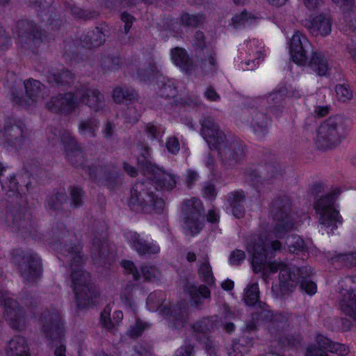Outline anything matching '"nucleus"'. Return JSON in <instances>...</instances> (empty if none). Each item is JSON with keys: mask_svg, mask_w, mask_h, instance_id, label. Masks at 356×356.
Wrapping results in <instances>:
<instances>
[{"mask_svg": "<svg viewBox=\"0 0 356 356\" xmlns=\"http://www.w3.org/2000/svg\"><path fill=\"white\" fill-rule=\"evenodd\" d=\"M120 65L118 56H107L102 58L101 67L105 72L117 70Z\"/></svg>", "mask_w": 356, "mask_h": 356, "instance_id": "47", "label": "nucleus"}, {"mask_svg": "<svg viewBox=\"0 0 356 356\" xmlns=\"http://www.w3.org/2000/svg\"><path fill=\"white\" fill-rule=\"evenodd\" d=\"M316 342L318 345H312L307 349L306 356H328L327 352L344 355L347 350L344 345L334 343L327 337L318 334L316 337Z\"/></svg>", "mask_w": 356, "mask_h": 356, "instance_id": "17", "label": "nucleus"}, {"mask_svg": "<svg viewBox=\"0 0 356 356\" xmlns=\"http://www.w3.org/2000/svg\"><path fill=\"white\" fill-rule=\"evenodd\" d=\"M121 266L127 273L132 275L134 280H138L140 278L139 272L132 261L124 260L121 262Z\"/></svg>", "mask_w": 356, "mask_h": 356, "instance_id": "60", "label": "nucleus"}, {"mask_svg": "<svg viewBox=\"0 0 356 356\" xmlns=\"http://www.w3.org/2000/svg\"><path fill=\"white\" fill-rule=\"evenodd\" d=\"M245 257V254L243 250H235L230 254L229 261L232 265H239Z\"/></svg>", "mask_w": 356, "mask_h": 356, "instance_id": "62", "label": "nucleus"}, {"mask_svg": "<svg viewBox=\"0 0 356 356\" xmlns=\"http://www.w3.org/2000/svg\"><path fill=\"white\" fill-rule=\"evenodd\" d=\"M99 129V121L95 118L82 119L78 124V131L86 138H94Z\"/></svg>", "mask_w": 356, "mask_h": 356, "instance_id": "33", "label": "nucleus"}, {"mask_svg": "<svg viewBox=\"0 0 356 356\" xmlns=\"http://www.w3.org/2000/svg\"><path fill=\"white\" fill-rule=\"evenodd\" d=\"M300 289L307 294L312 296L316 293L317 286L314 282L303 280L300 283Z\"/></svg>", "mask_w": 356, "mask_h": 356, "instance_id": "64", "label": "nucleus"}, {"mask_svg": "<svg viewBox=\"0 0 356 356\" xmlns=\"http://www.w3.org/2000/svg\"><path fill=\"white\" fill-rule=\"evenodd\" d=\"M244 200L245 195L241 191H233L228 195L227 203L232 209L233 216L236 218H241L244 216Z\"/></svg>", "mask_w": 356, "mask_h": 356, "instance_id": "30", "label": "nucleus"}, {"mask_svg": "<svg viewBox=\"0 0 356 356\" xmlns=\"http://www.w3.org/2000/svg\"><path fill=\"white\" fill-rule=\"evenodd\" d=\"M6 356H30L26 339L21 336H15L8 343Z\"/></svg>", "mask_w": 356, "mask_h": 356, "instance_id": "29", "label": "nucleus"}, {"mask_svg": "<svg viewBox=\"0 0 356 356\" xmlns=\"http://www.w3.org/2000/svg\"><path fill=\"white\" fill-rule=\"evenodd\" d=\"M339 305L341 310L356 321V280L346 277L339 282Z\"/></svg>", "mask_w": 356, "mask_h": 356, "instance_id": "11", "label": "nucleus"}, {"mask_svg": "<svg viewBox=\"0 0 356 356\" xmlns=\"http://www.w3.org/2000/svg\"><path fill=\"white\" fill-rule=\"evenodd\" d=\"M253 344V340L248 336L240 338L238 342H234L228 349L229 356H243Z\"/></svg>", "mask_w": 356, "mask_h": 356, "instance_id": "36", "label": "nucleus"}, {"mask_svg": "<svg viewBox=\"0 0 356 356\" xmlns=\"http://www.w3.org/2000/svg\"><path fill=\"white\" fill-rule=\"evenodd\" d=\"M19 268L26 281L34 282L41 274V259L37 254L29 253L23 257Z\"/></svg>", "mask_w": 356, "mask_h": 356, "instance_id": "21", "label": "nucleus"}, {"mask_svg": "<svg viewBox=\"0 0 356 356\" xmlns=\"http://www.w3.org/2000/svg\"><path fill=\"white\" fill-rule=\"evenodd\" d=\"M111 307L106 305L101 313L100 322L104 327L111 330L114 327V323L111 319Z\"/></svg>", "mask_w": 356, "mask_h": 356, "instance_id": "52", "label": "nucleus"}, {"mask_svg": "<svg viewBox=\"0 0 356 356\" xmlns=\"http://www.w3.org/2000/svg\"><path fill=\"white\" fill-rule=\"evenodd\" d=\"M269 119L264 113L254 111L250 124L254 131L259 136H264L266 134Z\"/></svg>", "mask_w": 356, "mask_h": 356, "instance_id": "37", "label": "nucleus"}, {"mask_svg": "<svg viewBox=\"0 0 356 356\" xmlns=\"http://www.w3.org/2000/svg\"><path fill=\"white\" fill-rule=\"evenodd\" d=\"M188 290L191 297V302L195 305L201 304L202 299L210 297V291L204 285H200L198 287L192 285Z\"/></svg>", "mask_w": 356, "mask_h": 356, "instance_id": "40", "label": "nucleus"}, {"mask_svg": "<svg viewBox=\"0 0 356 356\" xmlns=\"http://www.w3.org/2000/svg\"><path fill=\"white\" fill-rule=\"evenodd\" d=\"M83 191L78 187H72L70 188L71 201L70 204L72 207H79L83 202Z\"/></svg>", "mask_w": 356, "mask_h": 356, "instance_id": "54", "label": "nucleus"}, {"mask_svg": "<svg viewBox=\"0 0 356 356\" xmlns=\"http://www.w3.org/2000/svg\"><path fill=\"white\" fill-rule=\"evenodd\" d=\"M331 261L333 264L352 266L356 265V253L339 254L332 257Z\"/></svg>", "mask_w": 356, "mask_h": 356, "instance_id": "46", "label": "nucleus"}, {"mask_svg": "<svg viewBox=\"0 0 356 356\" xmlns=\"http://www.w3.org/2000/svg\"><path fill=\"white\" fill-rule=\"evenodd\" d=\"M332 25L330 16L327 14L321 13L312 17L307 22L305 26L312 35L325 37L331 33Z\"/></svg>", "mask_w": 356, "mask_h": 356, "instance_id": "25", "label": "nucleus"}, {"mask_svg": "<svg viewBox=\"0 0 356 356\" xmlns=\"http://www.w3.org/2000/svg\"><path fill=\"white\" fill-rule=\"evenodd\" d=\"M0 305H3V316L9 325L22 330L26 324V312L19 303L8 296L7 291H0Z\"/></svg>", "mask_w": 356, "mask_h": 356, "instance_id": "10", "label": "nucleus"}, {"mask_svg": "<svg viewBox=\"0 0 356 356\" xmlns=\"http://www.w3.org/2000/svg\"><path fill=\"white\" fill-rule=\"evenodd\" d=\"M348 130L347 122L342 116L330 117L323 121L317 128L315 143L318 148H332L341 142Z\"/></svg>", "mask_w": 356, "mask_h": 356, "instance_id": "5", "label": "nucleus"}, {"mask_svg": "<svg viewBox=\"0 0 356 356\" xmlns=\"http://www.w3.org/2000/svg\"><path fill=\"white\" fill-rule=\"evenodd\" d=\"M257 19L258 16L256 13L243 10L232 17V23L235 28H241L253 24Z\"/></svg>", "mask_w": 356, "mask_h": 356, "instance_id": "35", "label": "nucleus"}, {"mask_svg": "<svg viewBox=\"0 0 356 356\" xmlns=\"http://www.w3.org/2000/svg\"><path fill=\"white\" fill-rule=\"evenodd\" d=\"M135 289V285L129 284L126 285L120 293V300L122 303L131 309H134V302L133 301V292Z\"/></svg>", "mask_w": 356, "mask_h": 356, "instance_id": "45", "label": "nucleus"}, {"mask_svg": "<svg viewBox=\"0 0 356 356\" xmlns=\"http://www.w3.org/2000/svg\"><path fill=\"white\" fill-rule=\"evenodd\" d=\"M136 95L134 90L127 88L116 87L113 91V99L116 103L131 101L135 99Z\"/></svg>", "mask_w": 356, "mask_h": 356, "instance_id": "42", "label": "nucleus"}, {"mask_svg": "<svg viewBox=\"0 0 356 356\" xmlns=\"http://www.w3.org/2000/svg\"><path fill=\"white\" fill-rule=\"evenodd\" d=\"M79 243L66 245L60 250L58 257L63 262H69L71 268L72 288L77 307L83 309L94 304L93 299L99 293L91 282L90 274L83 270L84 255Z\"/></svg>", "mask_w": 356, "mask_h": 356, "instance_id": "2", "label": "nucleus"}, {"mask_svg": "<svg viewBox=\"0 0 356 356\" xmlns=\"http://www.w3.org/2000/svg\"><path fill=\"white\" fill-rule=\"evenodd\" d=\"M179 21L182 25L186 26H197L202 21L199 15H193L188 13L181 15Z\"/></svg>", "mask_w": 356, "mask_h": 356, "instance_id": "53", "label": "nucleus"}, {"mask_svg": "<svg viewBox=\"0 0 356 356\" xmlns=\"http://www.w3.org/2000/svg\"><path fill=\"white\" fill-rule=\"evenodd\" d=\"M259 298V290L257 283H252L247 286L244 291L243 300L248 305H254Z\"/></svg>", "mask_w": 356, "mask_h": 356, "instance_id": "43", "label": "nucleus"}, {"mask_svg": "<svg viewBox=\"0 0 356 356\" xmlns=\"http://www.w3.org/2000/svg\"><path fill=\"white\" fill-rule=\"evenodd\" d=\"M204 39V35L202 31H197L195 33L193 40V46L197 56H200L202 53L204 54V51L208 50Z\"/></svg>", "mask_w": 356, "mask_h": 356, "instance_id": "48", "label": "nucleus"}, {"mask_svg": "<svg viewBox=\"0 0 356 356\" xmlns=\"http://www.w3.org/2000/svg\"><path fill=\"white\" fill-rule=\"evenodd\" d=\"M124 237L131 247L139 254H154L160 252V248L156 243H149L140 237L138 233L129 231L124 233Z\"/></svg>", "mask_w": 356, "mask_h": 356, "instance_id": "23", "label": "nucleus"}, {"mask_svg": "<svg viewBox=\"0 0 356 356\" xmlns=\"http://www.w3.org/2000/svg\"><path fill=\"white\" fill-rule=\"evenodd\" d=\"M51 232L55 239L58 241L63 240L65 242L66 241L65 238L72 234V233L66 229L65 225L62 223L58 224L56 226L54 227Z\"/></svg>", "mask_w": 356, "mask_h": 356, "instance_id": "56", "label": "nucleus"}, {"mask_svg": "<svg viewBox=\"0 0 356 356\" xmlns=\"http://www.w3.org/2000/svg\"><path fill=\"white\" fill-rule=\"evenodd\" d=\"M291 202L285 197L275 200L270 205V213L275 221L274 229L268 237L264 234H254L247 239L246 250L252 258V266L256 273H262L267 277L271 273L280 272V287L282 292L291 290L296 285L289 264L282 261L267 262L273 251L281 249L282 243L273 238H282L296 228L299 224L289 214Z\"/></svg>", "mask_w": 356, "mask_h": 356, "instance_id": "1", "label": "nucleus"}, {"mask_svg": "<svg viewBox=\"0 0 356 356\" xmlns=\"http://www.w3.org/2000/svg\"><path fill=\"white\" fill-rule=\"evenodd\" d=\"M284 99V93L283 91H277L272 92L267 97V102L270 104L271 111L276 113L277 108L274 107H278L282 104Z\"/></svg>", "mask_w": 356, "mask_h": 356, "instance_id": "49", "label": "nucleus"}, {"mask_svg": "<svg viewBox=\"0 0 356 356\" xmlns=\"http://www.w3.org/2000/svg\"><path fill=\"white\" fill-rule=\"evenodd\" d=\"M279 165L275 163H268L262 167L260 171V177L262 182L271 184L275 179L280 177Z\"/></svg>", "mask_w": 356, "mask_h": 356, "instance_id": "39", "label": "nucleus"}, {"mask_svg": "<svg viewBox=\"0 0 356 356\" xmlns=\"http://www.w3.org/2000/svg\"><path fill=\"white\" fill-rule=\"evenodd\" d=\"M202 210L201 201L197 198H191L184 203L182 227L186 235L195 236L202 229L204 222Z\"/></svg>", "mask_w": 356, "mask_h": 356, "instance_id": "9", "label": "nucleus"}, {"mask_svg": "<svg viewBox=\"0 0 356 356\" xmlns=\"http://www.w3.org/2000/svg\"><path fill=\"white\" fill-rule=\"evenodd\" d=\"M75 95L79 104L83 103L94 112L103 111L106 108L104 95L95 86H84L75 92Z\"/></svg>", "mask_w": 356, "mask_h": 356, "instance_id": "14", "label": "nucleus"}, {"mask_svg": "<svg viewBox=\"0 0 356 356\" xmlns=\"http://www.w3.org/2000/svg\"><path fill=\"white\" fill-rule=\"evenodd\" d=\"M90 179L99 185L106 186L112 188L120 179V174L115 165L112 163L97 164L89 166L86 170Z\"/></svg>", "mask_w": 356, "mask_h": 356, "instance_id": "12", "label": "nucleus"}, {"mask_svg": "<svg viewBox=\"0 0 356 356\" xmlns=\"http://www.w3.org/2000/svg\"><path fill=\"white\" fill-rule=\"evenodd\" d=\"M247 59L243 63L245 69L252 70L264 58V47L257 39H252L246 42Z\"/></svg>", "mask_w": 356, "mask_h": 356, "instance_id": "24", "label": "nucleus"}, {"mask_svg": "<svg viewBox=\"0 0 356 356\" xmlns=\"http://www.w3.org/2000/svg\"><path fill=\"white\" fill-rule=\"evenodd\" d=\"M14 31L19 38H24L25 43L32 49L40 47L42 43L41 33L38 28L29 20L19 21Z\"/></svg>", "mask_w": 356, "mask_h": 356, "instance_id": "18", "label": "nucleus"}, {"mask_svg": "<svg viewBox=\"0 0 356 356\" xmlns=\"http://www.w3.org/2000/svg\"><path fill=\"white\" fill-rule=\"evenodd\" d=\"M165 146L169 152L177 154L179 151V142L176 137H169L165 143Z\"/></svg>", "mask_w": 356, "mask_h": 356, "instance_id": "63", "label": "nucleus"}, {"mask_svg": "<svg viewBox=\"0 0 356 356\" xmlns=\"http://www.w3.org/2000/svg\"><path fill=\"white\" fill-rule=\"evenodd\" d=\"M142 111V106L140 104H136L134 106H131L128 108L127 112V118L129 122H135L138 120Z\"/></svg>", "mask_w": 356, "mask_h": 356, "instance_id": "58", "label": "nucleus"}, {"mask_svg": "<svg viewBox=\"0 0 356 356\" xmlns=\"http://www.w3.org/2000/svg\"><path fill=\"white\" fill-rule=\"evenodd\" d=\"M47 139L53 146L60 142L65 148L67 159L76 167H82L84 156L81 149L78 146L75 138L67 130L63 131L56 129H49Z\"/></svg>", "mask_w": 356, "mask_h": 356, "instance_id": "8", "label": "nucleus"}, {"mask_svg": "<svg viewBox=\"0 0 356 356\" xmlns=\"http://www.w3.org/2000/svg\"><path fill=\"white\" fill-rule=\"evenodd\" d=\"M201 134L211 147L217 149L225 166H233L244 157L241 142L232 137L227 138L211 117L205 118L202 122Z\"/></svg>", "mask_w": 356, "mask_h": 356, "instance_id": "3", "label": "nucleus"}, {"mask_svg": "<svg viewBox=\"0 0 356 356\" xmlns=\"http://www.w3.org/2000/svg\"><path fill=\"white\" fill-rule=\"evenodd\" d=\"M206 57L202 59L200 64L201 73L203 75L213 74L218 69L216 54L213 50H207Z\"/></svg>", "mask_w": 356, "mask_h": 356, "instance_id": "34", "label": "nucleus"}, {"mask_svg": "<svg viewBox=\"0 0 356 356\" xmlns=\"http://www.w3.org/2000/svg\"><path fill=\"white\" fill-rule=\"evenodd\" d=\"M6 222L11 227L13 232H30L32 228L31 213L24 209L10 211L6 213Z\"/></svg>", "mask_w": 356, "mask_h": 356, "instance_id": "22", "label": "nucleus"}, {"mask_svg": "<svg viewBox=\"0 0 356 356\" xmlns=\"http://www.w3.org/2000/svg\"><path fill=\"white\" fill-rule=\"evenodd\" d=\"M87 37L90 40V44H86L88 48L100 46L105 41L104 35L98 29L88 33Z\"/></svg>", "mask_w": 356, "mask_h": 356, "instance_id": "50", "label": "nucleus"}, {"mask_svg": "<svg viewBox=\"0 0 356 356\" xmlns=\"http://www.w3.org/2000/svg\"><path fill=\"white\" fill-rule=\"evenodd\" d=\"M92 256L94 259L101 258L108 252V244L106 241V233H102L100 238L95 236L92 243Z\"/></svg>", "mask_w": 356, "mask_h": 356, "instance_id": "38", "label": "nucleus"}, {"mask_svg": "<svg viewBox=\"0 0 356 356\" xmlns=\"http://www.w3.org/2000/svg\"><path fill=\"white\" fill-rule=\"evenodd\" d=\"M0 182L2 188L6 191L15 192L18 190V184L14 175H11L6 180H2L1 178H0Z\"/></svg>", "mask_w": 356, "mask_h": 356, "instance_id": "59", "label": "nucleus"}, {"mask_svg": "<svg viewBox=\"0 0 356 356\" xmlns=\"http://www.w3.org/2000/svg\"><path fill=\"white\" fill-rule=\"evenodd\" d=\"M290 54L294 63L300 65L307 63V57L313 51L307 37L300 31H296L290 41Z\"/></svg>", "mask_w": 356, "mask_h": 356, "instance_id": "15", "label": "nucleus"}, {"mask_svg": "<svg viewBox=\"0 0 356 356\" xmlns=\"http://www.w3.org/2000/svg\"><path fill=\"white\" fill-rule=\"evenodd\" d=\"M171 60L175 65L187 74L192 73L195 70L193 60L189 58L186 50L183 48L175 47L172 49Z\"/></svg>", "mask_w": 356, "mask_h": 356, "instance_id": "27", "label": "nucleus"}, {"mask_svg": "<svg viewBox=\"0 0 356 356\" xmlns=\"http://www.w3.org/2000/svg\"><path fill=\"white\" fill-rule=\"evenodd\" d=\"M286 245L288 247V250L291 253H298L300 251H302L305 248V243L303 239L297 235H291L287 237L286 241Z\"/></svg>", "mask_w": 356, "mask_h": 356, "instance_id": "44", "label": "nucleus"}, {"mask_svg": "<svg viewBox=\"0 0 356 356\" xmlns=\"http://www.w3.org/2000/svg\"><path fill=\"white\" fill-rule=\"evenodd\" d=\"M149 327V325L139 319H137L136 323L131 327L129 332L131 337H138L145 330Z\"/></svg>", "mask_w": 356, "mask_h": 356, "instance_id": "57", "label": "nucleus"}, {"mask_svg": "<svg viewBox=\"0 0 356 356\" xmlns=\"http://www.w3.org/2000/svg\"><path fill=\"white\" fill-rule=\"evenodd\" d=\"M151 168L155 183L161 190L170 191L176 186L179 177L175 173L155 166Z\"/></svg>", "mask_w": 356, "mask_h": 356, "instance_id": "26", "label": "nucleus"}, {"mask_svg": "<svg viewBox=\"0 0 356 356\" xmlns=\"http://www.w3.org/2000/svg\"><path fill=\"white\" fill-rule=\"evenodd\" d=\"M340 5L343 10V19L347 26L352 29H356V6L354 0H332Z\"/></svg>", "mask_w": 356, "mask_h": 356, "instance_id": "31", "label": "nucleus"}, {"mask_svg": "<svg viewBox=\"0 0 356 356\" xmlns=\"http://www.w3.org/2000/svg\"><path fill=\"white\" fill-rule=\"evenodd\" d=\"M141 270L144 278L148 281L154 280L159 274L157 269L152 266H143Z\"/></svg>", "mask_w": 356, "mask_h": 356, "instance_id": "61", "label": "nucleus"}, {"mask_svg": "<svg viewBox=\"0 0 356 356\" xmlns=\"http://www.w3.org/2000/svg\"><path fill=\"white\" fill-rule=\"evenodd\" d=\"M43 86L40 82L34 79H29L24 82L26 96L23 98L18 97L13 95L14 100L19 106H31L38 102H42L44 99L42 88Z\"/></svg>", "mask_w": 356, "mask_h": 356, "instance_id": "20", "label": "nucleus"}, {"mask_svg": "<svg viewBox=\"0 0 356 356\" xmlns=\"http://www.w3.org/2000/svg\"><path fill=\"white\" fill-rule=\"evenodd\" d=\"M154 190L150 182L136 183L128 200L130 209L145 213L161 212L164 207V202L155 195Z\"/></svg>", "mask_w": 356, "mask_h": 356, "instance_id": "6", "label": "nucleus"}, {"mask_svg": "<svg viewBox=\"0 0 356 356\" xmlns=\"http://www.w3.org/2000/svg\"><path fill=\"white\" fill-rule=\"evenodd\" d=\"M47 79L49 83L55 84H70L73 81L72 74L61 66L52 69L47 72Z\"/></svg>", "mask_w": 356, "mask_h": 356, "instance_id": "32", "label": "nucleus"}, {"mask_svg": "<svg viewBox=\"0 0 356 356\" xmlns=\"http://www.w3.org/2000/svg\"><path fill=\"white\" fill-rule=\"evenodd\" d=\"M305 65L309 67L318 76H325L330 69L325 55L318 51H312L310 56L307 57V63Z\"/></svg>", "mask_w": 356, "mask_h": 356, "instance_id": "28", "label": "nucleus"}, {"mask_svg": "<svg viewBox=\"0 0 356 356\" xmlns=\"http://www.w3.org/2000/svg\"><path fill=\"white\" fill-rule=\"evenodd\" d=\"M198 274L203 282L209 284L214 283L213 272L207 254L202 257L201 264L198 269Z\"/></svg>", "mask_w": 356, "mask_h": 356, "instance_id": "41", "label": "nucleus"}, {"mask_svg": "<svg viewBox=\"0 0 356 356\" xmlns=\"http://www.w3.org/2000/svg\"><path fill=\"white\" fill-rule=\"evenodd\" d=\"M337 193L326 194L318 198L314 204V209L318 216L320 224L332 230L337 228L343 222L339 210L335 207Z\"/></svg>", "mask_w": 356, "mask_h": 356, "instance_id": "7", "label": "nucleus"}, {"mask_svg": "<svg viewBox=\"0 0 356 356\" xmlns=\"http://www.w3.org/2000/svg\"><path fill=\"white\" fill-rule=\"evenodd\" d=\"M42 331L51 341L63 342L65 338L64 325L57 309L44 312L41 316Z\"/></svg>", "mask_w": 356, "mask_h": 356, "instance_id": "13", "label": "nucleus"}, {"mask_svg": "<svg viewBox=\"0 0 356 356\" xmlns=\"http://www.w3.org/2000/svg\"><path fill=\"white\" fill-rule=\"evenodd\" d=\"M79 106L75 93L67 92L54 96L46 103L47 108L55 113L70 114Z\"/></svg>", "mask_w": 356, "mask_h": 356, "instance_id": "19", "label": "nucleus"}, {"mask_svg": "<svg viewBox=\"0 0 356 356\" xmlns=\"http://www.w3.org/2000/svg\"><path fill=\"white\" fill-rule=\"evenodd\" d=\"M337 96L340 101L346 102L353 97L352 90L348 85H337L335 88Z\"/></svg>", "mask_w": 356, "mask_h": 356, "instance_id": "55", "label": "nucleus"}, {"mask_svg": "<svg viewBox=\"0 0 356 356\" xmlns=\"http://www.w3.org/2000/svg\"><path fill=\"white\" fill-rule=\"evenodd\" d=\"M67 200V197L65 193L60 192L50 197L47 202V207L53 210L58 209L63 202Z\"/></svg>", "mask_w": 356, "mask_h": 356, "instance_id": "51", "label": "nucleus"}, {"mask_svg": "<svg viewBox=\"0 0 356 356\" xmlns=\"http://www.w3.org/2000/svg\"><path fill=\"white\" fill-rule=\"evenodd\" d=\"M147 306L149 310L159 312L165 316L170 327L179 328L186 323L188 314L187 303L181 302L172 307L171 302L166 300V295L161 291H156L149 295Z\"/></svg>", "mask_w": 356, "mask_h": 356, "instance_id": "4", "label": "nucleus"}, {"mask_svg": "<svg viewBox=\"0 0 356 356\" xmlns=\"http://www.w3.org/2000/svg\"><path fill=\"white\" fill-rule=\"evenodd\" d=\"M138 77L143 81L157 79L159 82L163 83L160 90L162 97H173L177 94L174 83L161 74V69L156 63L150 64L147 69L140 70L138 72Z\"/></svg>", "mask_w": 356, "mask_h": 356, "instance_id": "16", "label": "nucleus"}]
</instances>
